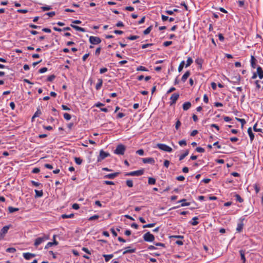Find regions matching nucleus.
Returning <instances> with one entry per match:
<instances>
[{
    "label": "nucleus",
    "instance_id": "obj_1",
    "mask_svg": "<svg viewBox=\"0 0 263 263\" xmlns=\"http://www.w3.org/2000/svg\"><path fill=\"white\" fill-rule=\"evenodd\" d=\"M125 149V146L120 144L117 145L116 149L114 151V153L117 155H123L124 154Z\"/></svg>",
    "mask_w": 263,
    "mask_h": 263
},
{
    "label": "nucleus",
    "instance_id": "obj_2",
    "mask_svg": "<svg viewBox=\"0 0 263 263\" xmlns=\"http://www.w3.org/2000/svg\"><path fill=\"white\" fill-rule=\"evenodd\" d=\"M49 239V236L44 234L42 237H38L35 240L34 245L37 247L41 243Z\"/></svg>",
    "mask_w": 263,
    "mask_h": 263
},
{
    "label": "nucleus",
    "instance_id": "obj_3",
    "mask_svg": "<svg viewBox=\"0 0 263 263\" xmlns=\"http://www.w3.org/2000/svg\"><path fill=\"white\" fill-rule=\"evenodd\" d=\"M157 146L164 152H171L172 151V148L165 144L158 143Z\"/></svg>",
    "mask_w": 263,
    "mask_h": 263
},
{
    "label": "nucleus",
    "instance_id": "obj_4",
    "mask_svg": "<svg viewBox=\"0 0 263 263\" xmlns=\"http://www.w3.org/2000/svg\"><path fill=\"white\" fill-rule=\"evenodd\" d=\"M143 239L147 242H152L155 239L154 236L148 232L143 235Z\"/></svg>",
    "mask_w": 263,
    "mask_h": 263
},
{
    "label": "nucleus",
    "instance_id": "obj_5",
    "mask_svg": "<svg viewBox=\"0 0 263 263\" xmlns=\"http://www.w3.org/2000/svg\"><path fill=\"white\" fill-rule=\"evenodd\" d=\"M144 173L143 170H140L138 171H133L129 173H127L125 174V176H139L143 175Z\"/></svg>",
    "mask_w": 263,
    "mask_h": 263
},
{
    "label": "nucleus",
    "instance_id": "obj_6",
    "mask_svg": "<svg viewBox=\"0 0 263 263\" xmlns=\"http://www.w3.org/2000/svg\"><path fill=\"white\" fill-rule=\"evenodd\" d=\"M89 42L91 44L97 45L101 42V40L100 37L97 36H91L89 37Z\"/></svg>",
    "mask_w": 263,
    "mask_h": 263
},
{
    "label": "nucleus",
    "instance_id": "obj_7",
    "mask_svg": "<svg viewBox=\"0 0 263 263\" xmlns=\"http://www.w3.org/2000/svg\"><path fill=\"white\" fill-rule=\"evenodd\" d=\"M110 156V154L108 153H106L103 150H101L100 151V154L98 158V162H100L104 159H105L106 157H108Z\"/></svg>",
    "mask_w": 263,
    "mask_h": 263
},
{
    "label": "nucleus",
    "instance_id": "obj_8",
    "mask_svg": "<svg viewBox=\"0 0 263 263\" xmlns=\"http://www.w3.org/2000/svg\"><path fill=\"white\" fill-rule=\"evenodd\" d=\"M10 226H6L4 227L0 231V236H1L3 238H4L6 234L8 232Z\"/></svg>",
    "mask_w": 263,
    "mask_h": 263
},
{
    "label": "nucleus",
    "instance_id": "obj_9",
    "mask_svg": "<svg viewBox=\"0 0 263 263\" xmlns=\"http://www.w3.org/2000/svg\"><path fill=\"white\" fill-rule=\"evenodd\" d=\"M241 79L240 75L233 76L231 78L230 82L233 83H239Z\"/></svg>",
    "mask_w": 263,
    "mask_h": 263
},
{
    "label": "nucleus",
    "instance_id": "obj_10",
    "mask_svg": "<svg viewBox=\"0 0 263 263\" xmlns=\"http://www.w3.org/2000/svg\"><path fill=\"white\" fill-rule=\"evenodd\" d=\"M179 97V95L177 93H174L172 95V96L171 97V105L176 103V102L178 100Z\"/></svg>",
    "mask_w": 263,
    "mask_h": 263
},
{
    "label": "nucleus",
    "instance_id": "obj_11",
    "mask_svg": "<svg viewBox=\"0 0 263 263\" xmlns=\"http://www.w3.org/2000/svg\"><path fill=\"white\" fill-rule=\"evenodd\" d=\"M55 235H54L53 242H49L47 243V244L46 245V246L45 247V249H47L53 245H55V246L58 245V242L55 240Z\"/></svg>",
    "mask_w": 263,
    "mask_h": 263
},
{
    "label": "nucleus",
    "instance_id": "obj_12",
    "mask_svg": "<svg viewBox=\"0 0 263 263\" xmlns=\"http://www.w3.org/2000/svg\"><path fill=\"white\" fill-rule=\"evenodd\" d=\"M119 174H120L119 172H116V173H114L109 174L105 175L104 176V178H108V179H113L116 177L118 176Z\"/></svg>",
    "mask_w": 263,
    "mask_h": 263
},
{
    "label": "nucleus",
    "instance_id": "obj_13",
    "mask_svg": "<svg viewBox=\"0 0 263 263\" xmlns=\"http://www.w3.org/2000/svg\"><path fill=\"white\" fill-rule=\"evenodd\" d=\"M142 162L144 163H151V164H154L155 163V160L153 158H143L142 159Z\"/></svg>",
    "mask_w": 263,
    "mask_h": 263
},
{
    "label": "nucleus",
    "instance_id": "obj_14",
    "mask_svg": "<svg viewBox=\"0 0 263 263\" xmlns=\"http://www.w3.org/2000/svg\"><path fill=\"white\" fill-rule=\"evenodd\" d=\"M136 251V249H131L130 247H127L125 248V251L123 252V254H126L127 253H132Z\"/></svg>",
    "mask_w": 263,
    "mask_h": 263
},
{
    "label": "nucleus",
    "instance_id": "obj_15",
    "mask_svg": "<svg viewBox=\"0 0 263 263\" xmlns=\"http://www.w3.org/2000/svg\"><path fill=\"white\" fill-rule=\"evenodd\" d=\"M23 256L26 259H29L31 257H34L35 256V254L30 253H23Z\"/></svg>",
    "mask_w": 263,
    "mask_h": 263
},
{
    "label": "nucleus",
    "instance_id": "obj_16",
    "mask_svg": "<svg viewBox=\"0 0 263 263\" xmlns=\"http://www.w3.org/2000/svg\"><path fill=\"white\" fill-rule=\"evenodd\" d=\"M256 73L260 79H262L263 78V70L260 66L257 67Z\"/></svg>",
    "mask_w": 263,
    "mask_h": 263
},
{
    "label": "nucleus",
    "instance_id": "obj_17",
    "mask_svg": "<svg viewBox=\"0 0 263 263\" xmlns=\"http://www.w3.org/2000/svg\"><path fill=\"white\" fill-rule=\"evenodd\" d=\"M70 26L77 31H81V32H85L86 31V30L84 28L79 27L78 26L71 24Z\"/></svg>",
    "mask_w": 263,
    "mask_h": 263
},
{
    "label": "nucleus",
    "instance_id": "obj_18",
    "mask_svg": "<svg viewBox=\"0 0 263 263\" xmlns=\"http://www.w3.org/2000/svg\"><path fill=\"white\" fill-rule=\"evenodd\" d=\"M182 107L184 110H187L191 107V103L190 102H186L183 104Z\"/></svg>",
    "mask_w": 263,
    "mask_h": 263
},
{
    "label": "nucleus",
    "instance_id": "obj_19",
    "mask_svg": "<svg viewBox=\"0 0 263 263\" xmlns=\"http://www.w3.org/2000/svg\"><path fill=\"white\" fill-rule=\"evenodd\" d=\"M248 133L250 136L251 141H252L254 138V135L252 132L251 127H249L248 129Z\"/></svg>",
    "mask_w": 263,
    "mask_h": 263
},
{
    "label": "nucleus",
    "instance_id": "obj_20",
    "mask_svg": "<svg viewBox=\"0 0 263 263\" xmlns=\"http://www.w3.org/2000/svg\"><path fill=\"white\" fill-rule=\"evenodd\" d=\"M190 75V71H187L182 77L181 80L185 82Z\"/></svg>",
    "mask_w": 263,
    "mask_h": 263
},
{
    "label": "nucleus",
    "instance_id": "obj_21",
    "mask_svg": "<svg viewBox=\"0 0 263 263\" xmlns=\"http://www.w3.org/2000/svg\"><path fill=\"white\" fill-rule=\"evenodd\" d=\"M251 64L252 68H255L256 67V59L254 56L252 55L251 57Z\"/></svg>",
    "mask_w": 263,
    "mask_h": 263
},
{
    "label": "nucleus",
    "instance_id": "obj_22",
    "mask_svg": "<svg viewBox=\"0 0 263 263\" xmlns=\"http://www.w3.org/2000/svg\"><path fill=\"white\" fill-rule=\"evenodd\" d=\"M103 80L101 79H98V83L97 84L96 86V88L97 90H99L100 89L101 86H102Z\"/></svg>",
    "mask_w": 263,
    "mask_h": 263
},
{
    "label": "nucleus",
    "instance_id": "obj_23",
    "mask_svg": "<svg viewBox=\"0 0 263 263\" xmlns=\"http://www.w3.org/2000/svg\"><path fill=\"white\" fill-rule=\"evenodd\" d=\"M103 256L104 257L105 261L108 262L111 258L113 257L114 256L113 254H104L103 255Z\"/></svg>",
    "mask_w": 263,
    "mask_h": 263
},
{
    "label": "nucleus",
    "instance_id": "obj_24",
    "mask_svg": "<svg viewBox=\"0 0 263 263\" xmlns=\"http://www.w3.org/2000/svg\"><path fill=\"white\" fill-rule=\"evenodd\" d=\"M35 198H37V197H41L43 196V191L41 190V191H38V190H35Z\"/></svg>",
    "mask_w": 263,
    "mask_h": 263
},
{
    "label": "nucleus",
    "instance_id": "obj_25",
    "mask_svg": "<svg viewBox=\"0 0 263 263\" xmlns=\"http://www.w3.org/2000/svg\"><path fill=\"white\" fill-rule=\"evenodd\" d=\"M239 253L241 256V259L243 261V262L245 263L246 262V258L245 256V252L243 250H240Z\"/></svg>",
    "mask_w": 263,
    "mask_h": 263
},
{
    "label": "nucleus",
    "instance_id": "obj_26",
    "mask_svg": "<svg viewBox=\"0 0 263 263\" xmlns=\"http://www.w3.org/2000/svg\"><path fill=\"white\" fill-rule=\"evenodd\" d=\"M185 201L186 199H183L178 201V202H182V204H181V206H188L190 204V202H185Z\"/></svg>",
    "mask_w": 263,
    "mask_h": 263
},
{
    "label": "nucleus",
    "instance_id": "obj_27",
    "mask_svg": "<svg viewBox=\"0 0 263 263\" xmlns=\"http://www.w3.org/2000/svg\"><path fill=\"white\" fill-rule=\"evenodd\" d=\"M189 154V150H186L185 153L182 155H181L179 157V160H182L186 156H187Z\"/></svg>",
    "mask_w": 263,
    "mask_h": 263
},
{
    "label": "nucleus",
    "instance_id": "obj_28",
    "mask_svg": "<svg viewBox=\"0 0 263 263\" xmlns=\"http://www.w3.org/2000/svg\"><path fill=\"white\" fill-rule=\"evenodd\" d=\"M40 115H41V111L39 109H37L36 111L32 117V121H33L35 118L39 117Z\"/></svg>",
    "mask_w": 263,
    "mask_h": 263
},
{
    "label": "nucleus",
    "instance_id": "obj_29",
    "mask_svg": "<svg viewBox=\"0 0 263 263\" xmlns=\"http://www.w3.org/2000/svg\"><path fill=\"white\" fill-rule=\"evenodd\" d=\"M152 27H153L152 26H150L149 27H148L146 29H145L143 31V34L144 35H147V34H149L152 29Z\"/></svg>",
    "mask_w": 263,
    "mask_h": 263
},
{
    "label": "nucleus",
    "instance_id": "obj_30",
    "mask_svg": "<svg viewBox=\"0 0 263 263\" xmlns=\"http://www.w3.org/2000/svg\"><path fill=\"white\" fill-rule=\"evenodd\" d=\"M8 210H9V213H13L14 212L18 211L19 210V209L18 208H13V207H12V206H9L8 208Z\"/></svg>",
    "mask_w": 263,
    "mask_h": 263
},
{
    "label": "nucleus",
    "instance_id": "obj_31",
    "mask_svg": "<svg viewBox=\"0 0 263 263\" xmlns=\"http://www.w3.org/2000/svg\"><path fill=\"white\" fill-rule=\"evenodd\" d=\"M74 216V214H70L69 215H67V214H62L61 215V217L63 219H65V218H72Z\"/></svg>",
    "mask_w": 263,
    "mask_h": 263
},
{
    "label": "nucleus",
    "instance_id": "obj_32",
    "mask_svg": "<svg viewBox=\"0 0 263 263\" xmlns=\"http://www.w3.org/2000/svg\"><path fill=\"white\" fill-rule=\"evenodd\" d=\"M196 63L198 65L200 66V68H201L202 67V64L203 62V60L202 59H197L195 61Z\"/></svg>",
    "mask_w": 263,
    "mask_h": 263
},
{
    "label": "nucleus",
    "instance_id": "obj_33",
    "mask_svg": "<svg viewBox=\"0 0 263 263\" xmlns=\"http://www.w3.org/2000/svg\"><path fill=\"white\" fill-rule=\"evenodd\" d=\"M148 183L149 184H155L156 183V179L152 177H149L148 178Z\"/></svg>",
    "mask_w": 263,
    "mask_h": 263
},
{
    "label": "nucleus",
    "instance_id": "obj_34",
    "mask_svg": "<svg viewBox=\"0 0 263 263\" xmlns=\"http://www.w3.org/2000/svg\"><path fill=\"white\" fill-rule=\"evenodd\" d=\"M193 63V60L191 57H189L187 60L186 64L185 66L187 67L191 65Z\"/></svg>",
    "mask_w": 263,
    "mask_h": 263
},
{
    "label": "nucleus",
    "instance_id": "obj_35",
    "mask_svg": "<svg viewBox=\"0 0 263 263\" xmlns=\"http://www.w3.org/2000/svg\"><path fill=\"white\" fill-rule=\"evenodd\" d=\"M242 228H243V223L241 222V223L238 224L236 230L238 232H240L242 231Z\"/></svg>",
    "mask_w": 263,
    "mask_h": 263
},
{
    "label": "nucleus",
    "instance_id": "obj_36",
    "mask_svg": "<svg viewBox=\"0 0 263 263\" xmlns=\"http://www.w3.org/2000/svg\"><path fill=\"white\" fill-rule=\"evenodd\" d=\"M126 185L129 187H132L133 186V181L132 180H127L126 181Z\"/></svg>",
    "mask_w": 263,
    "mask_h": 263
},
{
    "label": "nucleus",
    "instance_id": "obj_37",
    "mask_svg": "<svg viewBox=\"0 0 263 263\" xmlns=\"http://www.w3.org/2000/svg\"><path fill=\"white\" fill-rule=\"evenodd\" d=\"M74 160L76 163L78 165H80L82 163V159L80 158L76 157Z\"/></svg>",
    "mask_w": 263,
    "mask_h": 263
},
{
    "label": "nucleus",
    "instance_id": "obj_38",
    "mask_svg": "<svg viewBox=\"0 0 263 263\" xmlns=\"http://www.w3.org/2000/svg\"><path fill=\"white\" fill-rule=\"evenodd\" d=\"M184 61H182L179 66V67H178V71L179 72H181L184 67Z\"/></svg>",
    "mask_w": 263,
    "mask_h": 263
},
{
    "label": "nucleus",
    "instance_id": "obj_39",
    "mask_svg": "<svg viewBox=\"0 0 263 263\" xmlns=\"http://www.w3.org/2000/svg\"><path fill=\"white\" fill-rule=\"evenodd\" d=\"M137 71H148V70L145 67L142 66H140L137 68Z\"/></svg>",
    "mask_w": 263,
    "mask_h": 263
},
{
    "label": "nucleus",
    "instance_id": "obj_40",
    "mask_svg": "<svg viewBox=\"0 0 263 263\" xmlns=\"http://www.w3.org/2000/svg\"><path fill=\"white\" fill-rule=\"evenodd\" d=\"M41 9L43 11H48L52 9L51 7L50 6H43L41 7Z\"/></svg>",
    "mask_w": 263,
    "mask_h": 263
},
{
    "label": "nucleus",
    "instance_id": "obj_41",
    "mask_svg": "<svg viewBox=\"0 0 263 263\" xmlns=\"http://www.w3.org/2000/svg\"><path fill=\"white\" fill-rule=\"evenodd\" d=\"M235 197H236V199L237 201H239V202H242L243 200L242 198H241V197L238 195V194H236L235 195Z\"/></svg>",
    "mask_w": 263,
    "mask_h": 263
},
{
    "label": "nucleus",
    "instance_id": "obj_42",
    "mask_svg": "<svg viewBox=\"0 0 263 263\" xmlns=\"http://www.w3.org/2000/svg\"><path fill=\"white\" fill-rule=\"evenodd\" d=\"M99 217V216L98 215H95L92 216H91L89 218H88V220L89 221H92V220H96V219H98Z\"/></svg>",
    "mask_w": 263,
    "mask_h": 263
},
{
    "label": "nucleus",
    "instance_id": "obj_43",
    "mask_svg": "<svg viewBox=\"0 0 263 263\" xmlns=\"http://www.w3.org/2000/svg\"><path fill=\"white\" fill-rule=\"evenodd\" d=\"M64 118H65V119H66V120H69L71 117V115L68 113H65L64 114Z\"/></svg>",
    "mask_w": 263,
    "mask_h": 263
},
{
    "label": "nucleus",
    "instance_id": "obj_44",
    "mask_svg": "<svg viewBox=\"0 0 263 263\" xmlns=\"http://www.w3.org/2000/svg\"><path fill=\"white\" fill-rule=\"evenodd\" d=\"M6 252L9 253H14L16 252V249L14 248H9L7 249Z\"/></svg>",
    "mask_w": 263,
    "mask_h": 263
},
{
    "label": "nucleus",
    "instance_id": "obj_45",
    "mask_svg": "<svg viewBox=\"0 0 263 263\" xmlns=\"http://www.w3.org/2000/svg\"><path fill=\"white\" fill-rule=\"evenodd\" d=\"M198 219V217H195L193 218V220H194L193 222H192V225L193 226H196V225H197L198 224V222L197 221V220Z\"/></svg>",
    "mask_w": 263,
    "mask_h": 263
},
{
    "label": "nucleus",
    "instance_id": "obj_46",
    "mask_svg": "<svg viewBox=\"0 0 263 263\" xmlns=\"http://www.w3.org/2000/svg\"><path fill=\"white\" fill-rule=\"evenodd\" d=\"M253 130L256 132H262V129L257 128V123L253 126Z\"/></svg>",
    "mask_w": 263,
    "mask_h": 263
},
{
    "label": "nucleus",
    "instance_id": "obj_47",
    "mask_svg": "<svg viewBox=\"0 0 263 263\" xmlns=\"http://www.w3.org/2000/svg\"><path fill=\"white\" fill-rule=\"evenodd\" d=\"M139 37V36L137 35H130L128 36L127 39L130 40H135L138 39Z\"/></svg>",
    "mask_w": 263,
    "mask_h": 263
},
{
    "label": "nucleus",
    "instance_id": "obj_48",
    "mask_svg": "<svg viewBox=\"0 0 263 263\" xmlns=\"http://www.w3.org/2000/svg\"><path fill=\"white\" fill-rule=\"evenodd\" d=\"M155 224H156V223H149V224H147L143 226V228H152V227H154Z\"/></svg>",
    "mask_w": 263,
    "mask_h": 263
},
{
    "label": "nucleus",
    "instance_id": "obj_49",
    "mask_svg": "<svg viewBox=\"0 0 263 263\" xmlns=\"http://www.w3.org/2000/svg\"><path fill=\"white\" fill-rule=\"evenodd\" d=\"M181 125V122L180 121L178 120L176 121V124H175V128L176 130H178L179 129V128L180 127Z\"/></svg>",
    "mask_w": 263,
    "mask_h": 263
},
{
    "label": "nucleus",
    "instance_id": "obj_50",
    "mask_svg": "<svg viewBox=\"0 0 263 263\" xmlns=\"http://www.w3.org/2000/svg\"><path fill=\"white\" fill-rule=\"evenodd\" d=\"M55 77V76L54 74L51 75L48 77L47 81L51 82L54 79Z\"/></svg>",
    "mask_w": 263,
    "mask_h": 263
},
{
    "label": "nucleus",
    "instance_id": "obj_51",
    "mask_svg": "<svg viewBox=\"0 0 263 263\" xmlns=\"http://www.w3.org/2000/svg\"><path fill=\"white\" fill-rule=\"evenodd\" d=\"M196 150V151H197L199 153H203V152H204V149L202 148V147H197Z\"/></svg>",
    "mask_w": 263,
    "mask_h": 263
},
{
    "label": "nucleus",
    "instance_id": "obj_52",
    "mask_svg": "<svg viewBox=\"0 0 263 263\" xmlns=\"http://www.w3.org/2000/svg\"><path fill=\"white\" fill-rule=\"evenodd\" d=\"M172 41H166L163 43V46H164L165 47H167V46H168L172 45Z\"/></svg>",
    "mask_w": 263,
    "mask_h": 263
},
{
    "label": "nucleus",
    "instance_id": "obj_53",
    "mask_svg": "<svg viewBox=\"0 0 263 263\" xmlns=\"http://www.w3.org/2000/svg\"><path fill=\"white\" fill-rule=\"evenodd\" d=\"M101 50V48L100 47L97 48L95 51V54L96 55H99L100 53Z\"/></svg>",
    "mask_w": 263,
    "mask_h": 263
},
{
    "label": "nucleus",
    "instance_id": "obj_54",
    "mask_svg": "<svg viewBox=\"0 0 263 263\" xmlns=\"http://www.w3.org/2000/svg\"><path fill=\"white\" fill-rule=\"evenodd\" d=\"M179 145L180 146L186 145V142L185 140H181V141H179Z\"/></svg>",
    "mask_w": 263,
    "mask_h": 263
},
{
    "label": "nucleus",
    "instance_id": "obj_55",
    "mask_svg": "<svg viewBox=\"0 0 263 263\" xmlns=\"http://www.w3.org/2000/svg\"><path fill=\"white\" fill-rule=\"evenodd\" d=\"M104 184H107V185H114L115 183L114 182L111 181H104Z\"/></svg>",
    "mask_w": 263,
    "mask_h": 263
},
{
    "label": "nucleus",
    "instance_id": "obj_56",
    "mask_svg": "<svg viewBox=\"0 0 263 263\" xmlns=\"http://www.w3.org/2000/svg\"><path fill=\"white\" fill-rule=\"evenodd\" d=\"M17 11L18 13H26L28 12V10L27 9H18Z\"/></svg>",
    "mask_w": 263,
    "mask_h": 263
},
{
    "label": "nucleus",
    "instance_id": "obj_57",
    "mask_svg": "<svg viewBox=\"0 0 263 263\" xmlns=\"http://www.w3.org/2000/svg\"><path fill=\"white\" fill-rule=\"evenodd\" d=\"M254 189L256 193H258L259 192L260 188L258 186L257 184H255L254 185Z\"/></svg>",
    "mask_w": 263,
    "mask_h": 263
},
{
    "label": "nucleus",
    "instance_id": "obj_58",
    "mask_svg": "<svg viewBox=\"0 0 263 263\" xmlns=\"http://www.w3.org/2000/svg\"><path fill=\"white\" fill-rule=\"evenodd\" d=\"M170 165V161L167 160H165L164 161V166L167 168Z\"/></svg>",
    "mask_w": 263,
    "mask_h": 263
},
{
    "label": "nucleus",
    "instance_id": "obj_59",
    "mask_svg": "<svg viewBox=\"0 0 263 263\" xmlns=\"http://www.w3.org/2000/svg\"><path fill=\"white\" fill-rule=\"evenodd\" d=\"M72 207L74 210H78L80 208L79 205L77 203H74Z\"/></svg>",
    "mask_w": 263,
    "mask_h": 263
},
{
    "label": "nucleus",
    "instance_id": "obj_60",
    "mask_svg": "<svg viewBox=\"0 0 263 263\" xmlns=\"http://www.w3.org/2000/svg\"><path fill=\"white\" fill-rule=\"evenodd\" d=\"M125 10L129 11H133L134 10V8L133 7L131 6H127L125 7Z\"/></svg>",
    "mask_w": 263,
    "mask_h": 263
},
{
    "label": "nucleus",
    "instance_id": "obj_61",
    "mask_svg": "<svg viewBox=\"0 0 263 263\" xmlns=\"http://www.w3.org/2000/svg\"><path fill=\"white\" fill-rule=\"evenodd\" d=\"M136 153L140 155H143L144 154V151L142 149H140L138 150Z\"/></svg>",
    "mask_w": 263,
    "mask_h": 263
},
{
    "label": "nucleus",
    "instance_id": "obj_62",
    "mask_svg": "<svg viewBox=\"0 0 263 263\" xmlns=\"http://www.w3.org/2000/svg\"><path fill=\"white\" fill-rule=\"evenodd\" d=\"M47 71V68L46 67L42 68L39 70V72L40 73H44Z\"/></svg>",
    "mask_w": 263,
    "mask_h": 263
},
{
    "label": "nucleus",
    "instance_id": "obj_63",
    "mask_svg": "<svg viewBox=\"0 0 263 263\" xmlns=\"http://www.w3.org/2000/svg\"><path fill=\"white\" fill-rule=\"evenodd\" d=\"M46 14L50 17H52L54 15H55V12L52 11V12L47 13Z\"/></svg>",
    "mask_w": 263,
    "mask_h": 263
},
{
    "label": "nucleus",
    "instance_id": "obj_64",
    "mask_svg": "<svg viewBox=\"0 0 263 263\" xmlns=\"http://www.w3.org/2000/svg\"><path fill=\"white\" fill-rule=\"evenodd\" d=\"M239 6L240 7H242L245 5V1H239L238 2Z\"/></svg>",
    "mask_w": 263,
    "mask_h": 263
}]
</instances>
